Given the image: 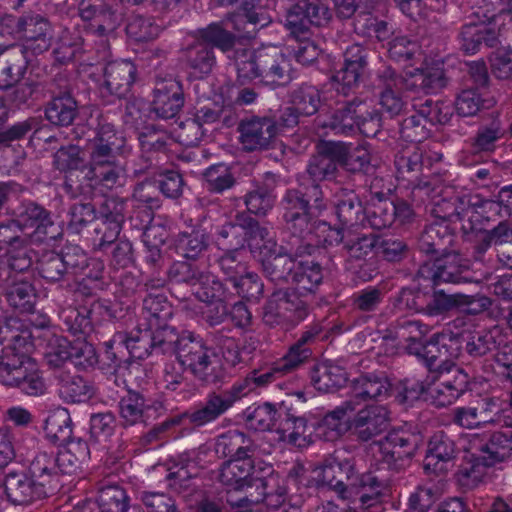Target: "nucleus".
Wrapping results in <instances>:
<instances>
[{"label":"nucleus","instance_id":"f257e3e1","mask_svg":"<svg viewBox=\"0 0 512 512\" xmlns=\"http://www.w3.org/2000/svg\"><path fill=\"white\" fill-rule=\"evenodd\" d=\"M87 151L88 161L79 146H61L53 155V166L60 172L87 168L85 178L91 186L112 190L124 185L126 165L123 158L131 149L112 123L105 119L99 120L93 138L88 140Z\"/></svg>","mask_w":512,"mask_h":512},{"label":"nucleus","instance_id":"f03ea898","mask_svg":"<svg viewBox=\"0 0 512 512\" xmlns=\"http://www.w3.org/2000/svg\"><path fill=\"white\" fill-rule=\"evenodd\" d=\"M252 457L226 460L221 466L219 481L234 490L246 491V500L251 503L279 507L285 501L286 489L280 485L278 474L272 465L254 464Z\"/></svg>","mask_w":512,"mask_h":512},{"label":"nucleus","instance_id":"7ed1b4c3","mask_svg":"<svg viewBox=\"0 0 512 512\" xmlns=\"http://www.w3.org/2000/svg\"><path fill=\"white\" fill-rule=\"evenodd\" d=\"M238 41L239 36L228 30L223 21L198 28L194 32V42L184 51L185 64L194 75H208L216 65L214 49L230 53Z\"/></svg>","mask_w":512,"mask_h":512},{"label":"nucleus","instance_id":"20e7f679","mask_svg":"<svg viewBox=\"0 0 512 512\" xmlns=\"http://www.w3.org/2000/svg\"><path fill=\"white\" fill-rule=\"evenodd\" d=\"M448 436L442 431L436 432L430 439L424 459L425 473L433 486L418 487L411 493L408 506L415 512H427L431 505L447 490Z\"/></svg>","mask_w":512,"mask_h":512},{"label":"nucleus","instance_id":"39448f33","mask_svg":"<svg viewBox=\"0 0 512 512\" xmlns=\"http://www.w3.org/2000/svg\"><path fill=\"white\" fill-rule=\"evenodd\" d=\"M179 364L200 382L216 385L223 381L225 372L216 354L207 346L202 337L192 331H182L173 353Z\"/></svg>","mask_w":512,"mask_h":512},{"label":"nucleus","instance_id":"423d86ee","mask_svg":"<svg viewBox=\"0 0 512 512\" xmlns=\"http://www.w3.org/2000/svg\"><path fill=\"white\" fill-rule=\"evenodd\" d=\"M179 364L200 382L216 385L223 381L225 372L216 354L207 346L202 337L192 331H182L173 353Z\"/></svg>","mask_w":512,"mask_h":512},{"label":"nucleus","instance_id":"0eeeda50","mask_svg":"<svg viewBox=\"0 0 512 512\" xmlns=\"http://www.w3.org/2000/svg\"><path fill=\"white\" fill-rule=\"evenodd\" d=\"M477 284L469 261L450 251V318L453 312L476 315L488 309L491 302L487 297L471 293Z\"/></svg>","mask_w":512,"mask_h":512},{"label":"nucleus","instance_id":"6e6552de","mask_svg":"<svg viewBox=\"0 0 512 512\" xmlns=\"http://www.w3.org/2000/svg\"><path fill=\"white\" fill-rule=\"evenodd\" d=\"M47 95L50 100L44 106V117L56 128L69 127L80 115V103L74 88L64 73H57L48 80Z\"/></svg>","mask_w":512,"mask_h":512},{"label":"nucleus","instance_id":"1a4fd4ad","mask_svg":"<svg viewBox=\"0 0 512 512\" xmlns=\"http://www.w3.org/2000/svg\"><path fill=\"white\" fill-rule=\"evenodd\" d=\"M397 178L407 181L412 192L419 190L429 197L447 193L446 173H434L428 179L420 177L423 169V151L417 146L407 148L395 156Z\"/></svg>","mask_w":512,"mask_h":512},{"label":"nucleus","instance_id":"9d476101","mask_svg":"<svg viewBox=\"0 0 512 512\" xmlns=\"http://www.w3.org/2000/svg\"><path fill=\"white\" fill-rule=\"evenodd\" d=\"M330 8L319 0H297L285 9L284 26L296 38L307 39L312 28L329 23Z\"/></svg>","mask_w":512,"mask_h":512},{"label":"nucleus","instance_id":"9b49d317","mask_svg":"<svg viewBox=\"0 0 512 512\" xmlns=\"http://www.w3.org/2000/svg\"><path fill=\"white\" fill-rule=\"evenodd\" d=\"M353 449L352 446L336 448L324 458L318 475L321 484L335 491L343 500L349 499L348 485L344 480L349 482L357 468Z\"/></svg>","mask_w":512,"mask_h":512},{"label":"nucleus","instance_id":"f8f14e48","mask_svg":"<svg viewBox=\"0 0 512 512\" xmlns=\"http://www.w3.org/2000/svg\"><path fill=\"white\" fill-rule=\"evenodd\" d=\"M78 15L85 29L99 37L113 36L123 22V14L114 0H81Z\"/></svg>","mask_w":512,"mask_h":512},{"label":"nucleus","instance_id":"ddd939ff","mask_svg":"<svg viewBox=\"0 0 512 512\" xmlns=\"http://www.w3.org/2000/svg\"><path fill=\"white\" fill-rule=\"evenodd\" d=\"M262 310L263 323L271 328L283 326L290 321L300 322L309 313L307 301L296 297L286 287L276 289Z\"/></svg>","mask_w":512,"mask_h":512},{"label":"nucleus","instance_id":"4468645a","mask_svg":"<svg viewBox=\"0 0 512 512\" xmlns=\"http://www.w3.org/2000/svg\"><path fill=\"white\" fill-rule=\"evenodd\" d=\"M0 382L6 386L17 387L29 396L44 394L45 381L32 358L7 359L0 366Z\"/></svg>","mask_w":512,"mask_h":512},{"label":"nucleus","instance_id":"2eb2a0df","mask_svg":"<svg viewBox=\"0 0 512 512\" xmlns=\"http://www.w3.org/2000/svg\"><path fill=\"white\" fill-rule=\"evenodd\" d=\"M369 50L360 44H352L343 54V66L331 77L338 94L348 96L364 81L368 70Z\"/></svg>","mask_w":512,"mask_h":512},{"label":"nucleus","instance_id":"dca6fc26","mask_svg":"<svg viewBox=\"0 0 512 512\" xmlns=\"http://www.w3.org/2000/svg\"><path fill=\"white\" fill-rule=\"evenodd\" d=\"M240 401L232 386L221 391H210L205 398L180 416L187 419L194 428H201L216 422Z\"/></svg>","mask_w":512,"mask_h":512},{"label":"nucleus","instance_id":"f3484780","mask_svg":"<svg viewBox=\"0 0 512 512\" xmlns=\"http://www.w3.org/2000/svg\"><path fill=\"white\" fill-rule=\"evenodd\" d=\"M430 213L434 221L427 227L419 247L426 254L448 253V199L447 193L430 198Z\"/></svg>","mask_w":512,"mask_h":512},{"label":"nucleus","instance_id":"a211bd4d","mask_svg":"<svg viewBox=\"0 0 512 512\" xmlns=\"http://www.w3.org/2000/svg\"><path fill=\"white\" fill-rule=\"evenodd\" d=\"M293 399L288 398L274 404L273 430L281 435L283 440L297 446L305 447L308 444L307 419L299 415L293 407Z\"/></svg>","mask_w":512,"mask_h":512},{"label":"nucleus","instance_id":"6ab92c4d","mask_svg":"<svg viewBox=\"0 0 512 512\" xmlns=\"http://www.w3.org/2000/svg\"><path fill=\"white\" fill-rule=\"evenodd\" d=\"M141 336L138 338L141 353L139 358H145L152 353L173 354L178 345L181 333L169 325L167 321L139 324Z\"/></svg>","mask_w":512,"mask_h":512},{"label":"nucleus","instance_id":"aec40b11","mask_svg":"<svg viewBox=\"0 0 512 512\" xmlns=\"http://www.w3.org/2000/svg\"><path fill=\"white\" fill-rule=\"evenodd\" d=\"M483 18L479 19V23L470 22L462 27L459 35L460 49L466 54H474L482 46L495 48L501 43L500 29L493 24L496 15L483 13Z\"/></svg>","mask_w":512,"mask_h":512},{"label":"nucleus","instance_id":"412c9836","mask_svg":"<svg viewBox=\"0 0 512 512\" xmlns=\"http://www.w3.org/2000/svg\"><path fill=\"white\" fill-rule=\"evenodd\" d=\"M421 443V437L405 431H391L378 442L381 460L398 468L411 459Z\"/></svg>","mask_w":512,"mask_h":512},{"label":"nucleus","instance_id":"4be33fe9","mask_svg":"<svg viewBox=\"0 0 512 512\" xmlns=\"http://www.w3.org/2000/svg\"><path fill=\"white\" fill-rule=\"evenodd\" d=\"M388 425V411L384 406H357L356 412L350 419V430L361 442H368L383 433Z\"/></svg>","mask_w":512,"mask_h":512},{"label":"nucleus","instance_id":"5701e85b","mask_svg":"<svg viewBox=\"0 0 512 512\" xmlns=\"http://www.w3.org/2000/svg\"><path fill=\"white\" fill-rule=\"evenodd\" d=\"M240 141L247 151L268 149L275 139L276 124L271 116H251L238 125Z\"/></svg>","mask_w":512,"mask_h":512},{"label":"nucleus","instance_id":"b1692460","mask_svg":"<svg viewBox=\"0 0 512 512\" xmlns=\"http://www.w3.org/2000/svg\"><path fill=\"white\" fill-rule=\"evenodd\" d=\"M338 173L335 141L320 140L316 145V152L309 157L305 168V174L311 181L309 186L334 181Z\"/></svg>","mask_w":512,"mask_h":512},{"label":"nucleus","instance_id":"393cba45","mask_svg":"<svg viewBox=\"0 0 512 512\" xmlns=\"http://www.w3.org/2000/svg\"><path fill=\"white\" fill-rule=\"evenodd\" d=\"M3 487L7 501L14 506H26L47 498L28 470L7 473Z\"/></svg>","mask_w":512,"mask_h":512},{"label":"nucleus","instance_id":"a878e982","mask_svg":"<svg viewBox=\"0 0 512 512\" xmlns=\"http://www.w3.org/2000/svg\"><path fill=\"white\" fill-rule=\"evenodd\" d=\"M183 86L175 79L158 81L153 89L151 110L161 119H173L184 106Z\"/></svg>","mask_w":512,"mask_h":512},{"label":"nucleus","instance_id":"bb28decb","mask_svg":"<svg viewBox=\"0 0 512 512\" xmlns=\"http://www.w3.org/2000/svg\"><path fill=\"white\" fill-rule=\"evenodd\" d=\"M327 207V199L321 185L306 186L304 189L289 188L280 201L282 214L302 211L324 212Z\"/></svg>","mask_w":512,"mask_h":512},{"label":"nucleus","instance_id":"cd10ccee","mask_svg":"<svg viewBox=\"0 0 512 512\" xmlns=\"http://www.w3.org/2000/svg\"><path fill=\"white\" fill-rule=\"evenodd\" d=\"M365 108V101L359 97L346 101L339 106L328 119L318 116L315 123L318 128L330 129L335 134L352 135L357 131V123Z\"/></svg>","mask_w":512,"mask_h":512},{"label":"nucleus","instance_id":"c85d7f7f","mask_svg":"<svg viewBox=\"0 0 512 512\" xmlns=\"http://www.w3.org/2000/svg\"><path fill=\"white\" fill-rule=\"evenodd\" d=\"M260 81L273 88L291 82V64L287 57L275 47L260 49Z\"/></svg>","mask_w":512,"mask_h":512},{"label":"nucleus","instance_id":"c756f323","mask_svg":"<svg viewBox=\"0 0 512 512\" xmlns=\"http://www.w3.org/2000/svg\"><path fill=\"white\" fill-rule=\"evenodd\" d=\"M354 400H345L329 411L316 424L315 434L324 441L333 442L350 430V419L356 412Z\"/></svg>","mask_w":512,"mask_h":512},{"label":"nucleus","instance_id":"7c9ffc66","mask_svg":"<svg viewBox=\"0 0 512 512\" xmlns=\"http://www.w3.org/2000/svg\"><path fill=\"white\" fill-rule=\"evenodd\" d=\"M20 39L25 41L22 47L34 54H42L49 50L53 41V28L50 21L37 13L24 14L23 28Z\"/></svg>","mask_w":512,"mask_h":512},{"label":"nucleus","instance_id":"2f4dec72","mask_svg":"<svg viewBox=\"0 0 512 512\" xmlns=\"http://www.w3.org/2000/svg\"><path fill=\"white\" fill-rule=\"evenodd\" d=\"M137 68L130 60L108 62L103 69L104 87L119 99L126 98L135 82Z\"/></svg>","mask_w":512,"mask_h":512},{"label":"nucleus","instance_id":"473e14b6","mask_svg":"<svg viewBox=\"0 0 512 512\" xmlns=\"http://www.w3.org/2000/svg\"><path fill=\"white\" fill-rule=\"evenodd\" d=\"M323 268L315 261H298L291 281L286 288L301 300L316 294L323 283Z\"/></svg>","mask_w":512,"mask_h":512},{"label":"nucleus","instance_id":"72a5a7b5","mask_svg":"<svg viewBox=\"0 0 512 512\" xmlns=\"http://www.w3.org/2000/svg\"><path fill=\"white\" fill-rule=\"evenodd\" d=\"M129 200L131 207L130 217L134 215L140 218L143 227L149 224L154 215V210L159 209L162 201L158 195L154 181L145 180L137 183Z\"/></svg>","mask_w":512,"mask_h":512},{"label":"nucleus","instance_id":"f704fd0d","mask_svg":"<svg viewBox=\"0 0 512 512\" xmlns=\"http://www.w3.org/2000/svg\"><path fill=\"white\" fill-rule=\"evenodd\" d=\"M27 470L46 497L60 485L62 475L52 452H38L30 461Z\"/></svg>","mask_w":512,"mask_h":512},{"label":"nucleus","instance_id":"c9c22d12","mask_svg":"<svg viewBox=\"0 0 512 512\" xmlns=\"http://www.w3.org/2000/svg\"><path fill=\"white\" fill-rule=\"evenodd\" d=\"M69 278L83 274L91 280L102 278L103 264L97 260L90 259L87 253L78 245H66L59 252Z\"/></svg>","mask_w":512,"mask_h":512},{"label":"nucleus","instance_id":"e433bc0d","mask_svg":"<svg viewBox=\"0 0 512 512\" xmlns=\"http://www.w3.org/2000/svg\"><path fill=\"white\" fill-rule=\"evenodd\" d=\"M453 205L454 211L450 213V234H461L463 239L470 240L476 231L481 230V222L471 197L466 194L457 196Z\"/></svg>","mask_w":512,"mask_h":512},{"label":"nucleus","instance_id":"4c0bfd02","mask_svg":"<svg viewBox=\"0 0 512 512\" xmlns=\"http://www.w3.org/2000/svg\"><path fill=\"white\" fill-rule=\"evenodd\" d=\"M390 387L391 384L383 373H365L352 381V394L347 400H354L356 407L361 406L362 402L386 397Z\"/></svg>","mask_w":512,"mask_h":512},{"label":"nucleus","instance_id":"58836bf2","mask_svg":"<svg viewBox=\"0 0 512 512\" xmlns=\"http://www.w3.org/2000/svg\"><path fill=\"white\" fill-rule=\"evenodd\" d=\"M156 409L155 405L149 403L145 395L139 391L128 389L125 396H122L118 403L120 424L123 428L146 424L150 409Z\"/></svg>","mask_w":512,"mask_h":512},{"label":"nucleus","instance_id":"ea45409f","mask_svg":"<svg viewBox=\"0 0 512 512\" xmlns=\"http://www.w3.org/2000/svg\"><path fill=\"white\" fill-rule=\"evenodd\" d=\"M253 440L244 432L229 430L215 439L214 451L219 458L231 460L243 459L255 453Z\"/></svg>","mask_w":512,"mask_h":512},{"label":"nucleus","instance_id":"a19ab883","mask_svg":"<svg viewBox=\"0 0 512 512\" xmlns=\"http://www.w3.org/2000/svg\"><path fill=\"white\" fill-rule=\"evenodd\" d=\"M100 303L94 301L91 305L67 307L59 312L62 329L78 338H86L94 331L92 314Z\"/></svg>","mask_w":512,"mask_h":512},{"label":"nucleus","instance_id":"79ce46f5","mask_svg":"<svg viewBox=\"0 0 512 512\" xmlns=\"http://www.w3.org/2000/svg\"><path fill=\"white\" fill-rule=\"evenodd\" d=\"M23 48L4 49L0 54V89L8 90L24 78L28 59Z\"/></svg>","mask_w":512,"mask_h":512},{"label":"nucleus","instance_id":"37998d69","mask_svg":"<svg viewBox=\"0 0 512 512\" xmlns=\"http://www.w3.org/2000/svg\"><path fill=\"white\" fill-rule=\"evenodd\" d=\"M347 485L349 498L351 497L350 490H355L360 494L359 501L362 507H370L380 503V497L387 487L386 482L374 472L369 471L359 474L357 468Z\"/></svg>","mask_w":512,"mask_h":512},{"label":"nucleus","instance_id":"c03bdc74","mask_svg":"<svg viewBox=\"0 0 512 512\" xmlns=\"http://www.w3.org/2000/svg\"><path fill=\"white\" fill-rule=\"evenodd\" d=\"M482 453L481 459L485 466H493L503 462L512 454V426L491 433L488 439L478 446Z\"/></svg>","mask_w":512,"mask_h":512},{"label":"nucleus","instance_id":"a18cd8bd","mask_svg":"<svg viewBox=\"0 0 512 512\" xmlns=\"http://www.w3.org/2000/svg\"><path fill=\"white\" fill-rule=\"evenodd\" d=\"M338 168L351 175H365L371 169L370 153L362 146L335 141Z\"/></svg>","mask_w":512,"mask_h":512},{"label":"nucleus","instance_id":"49530a36","mask_svg":"<svg viewBox=\"0 0 512 512\" xmlns=\"http://www.w3.org/2000/svg\"><path fill=\"white\" fill-rule=\"evenodd\" d=\"M202 271L197 265L186 261H175L165 272V276H154L146 283L152 288L164 287L168 281L172 285H181L193 287L198 285L203 277Z\"/></svg>","mask_w":512,"mask_h":512},{"label":"nucleus","instance_id":"de8ad7c7","mask_svg":"<svg viewBox=\"0 0 512 512\" xmlns=\"http://www.w3.org/2000/svg\"><path fill=\"white\" fill-rule=\"evenodd\" d=\"M4 296L8 305L21 314L32 313L35 309L36 290L25 278H10L6 284Z\"/></svg>","mask_w":512,"mask_h":512},{"label":"nucleus","instance_id":"09e8293b","mask_svg":"<svg viewBox=\"0 0 512 512\" xmlns=\"http://www.w3.org/2000/svg\"><path fill=\"white\" fill-rule=\"evenodd\" d=\"M211 237L205 228L196 226L191 231L180 232L175 241L179 256L196 261L204 256L210 247Z\"/></svg>","mask_w":512,"mask_h":512},{"label":"nucleus","instance_id":"8fccbe9b","mask_svg":"<svg viewBox=\"0 0 512 512\" xmlns=\"http://www.w3.org/2000/svg\"><path fill=\"white\" fill-rule=\"evenodd\" d=\"M335 214L342 226L365 225V207L354 190L342 189L339 192Z\"/></svg>","mask_w":512,"mask_h":512},{"label":"nucleus","instance_id":"3c124183","mask_svg":"<svg viewBox=\"0 0 512 512\" xmlns=\"http://www.w3.org/2000/svg\"><path fill=\"white\" fill-rule=\"evenodd\" d=\"M126 490L118 484L98 487L96 503L99 512H143L140 506L130 505Z\"/></svg>","mask_w":512,"mask_h":512},{"label":"nucleus","instance_id":"603ef678","mask_svg":"<svg viewBox=\"0 0 512 512\" xmlns=\"http://www.w3.org/2000/svg\"><path fill=\"white\" fill-rule=\"evenodd\" d=\"M310 379L316 390L328 393L342 387L347 381V374L342 367L324 362L312 366Z\"/></svg>","mask_w":512,"mask_h":512},{"label":"nucleus","instance_id":"864d4df0","mask_svg":"<svg viewBox=\"0 0 512 512\" xmlns=\"http://www.w3.org/2000/svg\"><path fill=\"white\" fill-rule=\"evenodd\" d=\"M394 213V201L384 193L377 192L365 207V224L376 230L390 227L394 223Z\"/></svg>","mask_w":512,"mask_h":512},{"label":"nucleus","instance_id":"5fc2aeb1","mask_svg":"<svg viewBox=\"0 0 512 512\" xmlns=\"http://www.w3.org/2000/svg\"><path fill=\"white\" fill-rule=\"evenodd\" d=\"M94 394V386L82 376L63 373L58 376V395L64 402L84 403Z\"/></svg>","mask_w":512,"mask_h":512},{"label":"nucleus","instance_id":"6e6d98bb","mask_svg":"<svg viewBox=\"0 0 512 512\" xmlns=\"http://www.w3.org/2000/svg\"><path fill=\"white\" fill-rule=\"evenodd\" d=\"M390 331L394 333L395 339H398L401 343H406L405 348L409 354H421L423 348L422 339L426 334V326L422 322L400 318L391 325Z\"/></svg>","mask_w":512,"mask_h":512},{"label":"nucleus","instance_id":"4d7b16f0","mask_svg":"<svg viewBox=\"0 0 512 512\" xmlns=\"http://www.w3.org/2000/svg\"><path fill=\"white\" fill-rule=\"evenodd\" d=\"M260 263L266 279L276 286L284 287V285H289L298 262L293 261L286 253L270 258H261Z\"/></svg>","mask_w":512,"mask_h":512},{"label":"nucleus","instance_id":"13d9d810","mask_svg":"<svg viewBox=\"0 0 512 512\" xmlns=\"http://www.w3.org/2000/svg\"><path fill=\"white\" fill-rule=\"evenodd\" d=\"M445 59H432L426 69L415 70L410 74L411 82L416 81V91L423 90L426 93L435 92L446 86Z\"/></svg>","mask_w":512,"mask_h":512},{"label":"nucleus","instance_id":"bf43d9fd","mask_svg":"<svg viewBox=\"0 0 512 512\" xmlns=\"http://www.w3.org/2000/svg\"><path fill=\"white\" fill-rule=\"evenodd\" d=\"M7 94V101L16 108L30 107L47 96L48 81L27 80L13 86Z\"/></svg>","mask_w":512,"mask_h":512},{"label":"nucleus","instance_id":"052dcab7","mask_svg":"<svg viewBox=\"0 0 512 512\" xmlns=\"http://www.w3.org/2000/svg\"><path fill=\"white\" fill-rule=\"evenodd\" d=\"M267 2L268 0H242L240 4L242 15L237 16L234 26L235 29L238 32L240 31L238 23L242 21V18H245L246 22L253 26L252 30L246 31L245 37L252 38L258 29L269 25L272 21V17L266 9Z\"/></svg>","mask_w":512,"mask_h":512},{"label":"nucleus","instance_id":"680f3d73","mask_svg":"<svg viewBox=\"0 0 512 512\" xmlns=\"http://www.w3.org/2000/svg\"><path fill=\"white\" fill-rule=\"evenodd\" d=\"M36 270L47 284L62 286L63 283L70 281L62 257L55 251L43 252L36 260Z\"/></svg>","mask_w":512,"mask_h":512},{"label":"nucleus","instance_id":"e2e57ef3","mask_svg":"<svg viewBox=\"0 0 512 512\" xmlns=\"http://www.w3.org/2000/svg\"><path fill=\"white\" fill-rule=\"evenodd\" d=\"M43 429L51 443L63 446L72 437V419L68 410L60 408L50 413L45 419Z\"/></svg>","mask_w":512,"mask_h":512},{"label":"nucleus","instance_id":"0e129e2a","mask_svg":"<svg viewBox=\"0 0 512 512\" xmlns=\"http://www.w3.org/2000/svg\"><path fill=\"white\" fill-rule=\"evenodd\" d=\"M447 336L445 333H436L430 340L424 344L419 356L426 361L427 367L431 372L437 374L448 371V347L446 344Z\"/></svg>","mask_w":512,"mask_h":512},{"label":"nucleus","instance_id":"69168bd1","mask_svg":"<svg viewBox=\"0 0 512 512\" xmlns=\"http://www.w3.org/2000/svg\"><path fill=\"white\" fill-rule=\"evenodd\" d=\"M199 299L207 303H229L233 300L232 286L227 280H220L218 277L203 273L200 280Z\"/></svg>","mask_w":512,"mask_h":512},{"label":"nucleus","instance_id":"338daca9","mask_svg":"<svg viewBox=\"0 0 512 512\" xmlns=\"http://www.w3.org/2000/svg\"><path fill=\"white\" fill-rule=\"evenodd\" d=\"M289 102L303 117L312 116L321 106V93L316 86L303 83L290 92Z\"/></svg>","mask_w":512,"mask_h":512},{"label":"nucleus","instance_id":"774afa93","mask_svg":"<svg viewBox=\"0 0 512 512\" xmlns=\"http://www.w3.org/2000/svg\"><path fill=\"white\" fill-rule=\"evenodd\" d=\"M233 61L237 72V81L244 85L255 78L260 79V49L257 51L240 48L232 50Z\"/></svg>","mask_w":512,"mask_h":512}]
</instances>
